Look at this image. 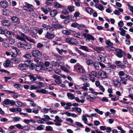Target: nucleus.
Instances as JSON below:
<instances>
[{"instance_id": "nucleus-1", "label": "nucleus", "mask_w": 133, "mask_h": 133, "mask_svg": "<svg viewBox=\"0 0 133 133\" xmlns=\"http://www.w3.org/2000/svg\"><path fill=\"white\" fill-rule=\"evenodd\" d=\"M65 41L68 43L72 45H77L78 44V42L76 39L71 38H66Z\"/></svg>"}, {"instance_id": "nucleus-2", "label": "nucleus", "mask_w": 133, "mask_h": 133, "mask_svg": "<svg viewBox=\"0 0 133 133\" xmlns=\"http://www.w3.org/2000/svg\"><path fill=\"white\" fill-rule=\"evenodd\" d=\"M23 9L24 10L31 12L33 10L34 8L32 5L27 3L26 6H24Z\"/></svg>"}, {"instance_id": "nucleus-3", "label": "nucleus", "mask_w": 133, "mask_h": 133, "mask_svg": "<svg viewBox=\"0 0 133 133\" xmlns=\"http://www.w3.org/2000/svg\"><path fill=\"white\" fill-rule=\"evenodd\" d=\"M116 52V55L119 58H121L123 56H125L126 55L124 52L119 49H115Z\"/></svg>"}, {"instance_id": "nucleus-4", "label": "nucleus", "mask_w": 133, "mask_h": 133, "mask_svg": "<svg viewBox=\"0 0 133 133\" xmlns=\"http://www.w3.org/2000/svg\"><path fill=\"white\" fill-rule=\"evenodd\" d=\"M10 104L12 105H15V102L13 100H10L8 99H5L3 102V105L4 107H6V105Z\"/></svg>"}, {"instance_id": "nucleus-5", "label": "nucleus", "mask_w": 133, "mask_h": 133, "mask_svg": "<svg viewBox=\"0 0 133 133\" xmlns=\"http://www.w3.org/2000/svg\"><path fill=\"white\" fill-rule=\"evenodd\" d=\"M31 54L33 56L37 58L40 57L42 55L41 52L38 50L32 51L31 52Z\"/></svg>"}, {"instance_id": "nucleus-6", "label": "nucleus", "mask_w": 133, "mask_h": 133, "mask_svg": "<svg viewBox=\"0 0 133 133\" xmlns=\"http://www.w3.org/2000/svg\"><path fill=\"white\" fill-rule=\"evenodd\" d=\"M83 35L84 37L87 38L85 40L86 42H89L90 40L92 41L94 40V37L90 34L84 33L83 34Z\"/></svg>"}, {"instance_id": "nucleus-7", "label": "nucleus", "mask_w": 133, "mask_h": 133, "mask_svg": "<svg viewBox=\"0 0 133 133\" xmlns=\"http://www.w3.org/2000/svg\"><path fill=\"white\" fill-rule=\"evenodd\" d=\"M10 1V0H5L0 2V6L4 8H7L9 6L8 2Z\"/></svg>"}, {"instance_id": "nucleus-8", "label": "nucleus", "mask_w": 133, "mask_h": 133, "mask_svg": "<svg viewBox=\"0 0 133 133\" xmlns=\"http://www.w3.org/2000/svg\"><path fill=\"white\" fill-rule=\"evenodd\" d=\"M52 77L55 79V82L58 84H59L61 83L62 80L60 79V77L59 76L56 75H54L52 76Z\"/></svg>"}, {"instance_id": "nucleus-9", "label": "nucleus", "mask_w": 133, "mask_h": 133, "mask_svg": "<svg viewBox=\"0 0 133 133\" xmlns=\"http://www.w3.org/2000/svg\"><path fill=\"white\" fill-rule=\"evenodd\" d=\"M113 83L115 87L117 88H118L120 87L121 83L120 82H119V80L117 78L113 79Z\"/></svg>"}, {"instance_id": "nucleus-10", "label": "nucleus", "mask_w": 133, "mask_h": 133, "mask_svg": "<svg viewBox=\"0 0 133 133\" xmlns=\"http://www.w3.org/2000/svg\"><path fill=\"white\" fill-rule=\"evenodd\" d=\"M28 66L25 64H19L18 66L19 69L22 70H24L27 69Z\"/></svg>"}, {"instance_id": "nucleus-11", "label": "nucleus", "mask_w": 133, "mask_h": 133, "mask_svg": "<svg viewBox=\"0 0 133 133\" xmlns=\"http://www.w3.org/2000/svg\"><path fill=\"white\" fill-rule=\"evenodd\" d=\"M98 75L99 76L102 78H106L107 77L106 73L103 71H100L98 72Z\"/></svg>"}, {"instance_id": "nucleus-12", "label": "nucleus", "mask_w": 133, "mask_h": 133, "mask_svg": "<svg viewBox=\"0 0 133 133\" xmlns=\"http://www.w3.org/2000/svg\"><path fill=\"white\" fill-rule=\"evenodd\" d=\"M21 28L22 29V30L25 33H28L30 31V29L28 26L25 25L21 26Z\"/></svg>"}, {"instance_id": "nucleus-13", "label": "nucleus", "mask_w": 133, "mask_h": 133, "mask_svg": "<svg viewBox=\"0 0 133 133\" xmlns=\"http://www.w3.org/2000/svg\"><path fill=\"white\" fill-rule=\"evenodd\" d=\"M36 66V67L35 68V70L37 71H39L40 70H45L47 69L46 68L43 67V65H37Z\"/></svg>"}, {"instance_id": "nucleus-14", "label": "nucleus", "mask_w": 133, "mask_h": 133, "mask_svg": "<svg viewBox=\"0 0 133 133\" xmlns=\"http://www.w3.org/2000/svg\"><path fill=\"white\" fill-rule=\"evenodd\" d=\"M11 19L13 22L16 23V24H19L20 23L19 19L17 17L13 16L11 18Z\"/></svg>"}, {"instance_id": "nucleus-15", "label": "nucleus", "mask_w": 133, "mask_h": 133, "mask_svg": "<svg viewBox=\"0 0 133 133\" xmlns=\"http://www.w3.org/2000/svg\"><path fill=\"white\" fill-rule=\"evenodd\" d=\"M97 58L98 60L101 62H104L106 61L105 57L101 55H98Z\"/></svg>"}, {"instance_id": "nucleus-16", "label": "nucleus", "mask_w": 133, "mask_h": 133, "mask_svg": "<svg viewBox=\"0 0 133 133\" xmlns=\"http://www.w3.org/2000/svg\"><path fill=\"white\" fill-rule=\"evenodd\" d=\"M55 37V35L52 34H50L49 32H47L45 35L46 38L48 39H51Z\"/></svg>"}, {"instance_id": "nucleus-17", "label": "nucleus", "mask_w": 133, "mask_h": 133, "mask_svg": "<svg viewBox=\"0 0 133 133\" xmlns=\"http://www.w3.org/2000/svg\"><path fill=\"white\" fill-rule=\"evenodd\" d=\"M27 76H29L30 80L32 81H34L36 79V77L34 76V75L32 73H30L27 74Z\"/></svg>"}, {"instance_id": "nucleus-18", "label": "nucleus", "mask_w": 133, "mask_h": 133, "mask_svg": "<svg viewBox=\"0 0 133 133\" xmlns=\"http://www.w3.org/2000/svg\"><path fill=\"white\" fill-rule=\"evenodd\" d=\"M58 13L57 10L55 9L50 11V15L51 17H54Z\"/></svg>"}, {"instance_id": "nucleus-19", "label": "nucleus", "mask_w": 133, "mask_h": 133, "mask_svg": "<svg viewBox=\"0 0 133 133\" xmlns=\"http://www.w3.org/2000/svg\"><path fill=\"white\" fill-rule=\"evenodd\" d=\"M2 24L4 25L9 26L11 24L10 22L7 20H4L2 21Z\"/></svg>"}, {"instance_id": "nucleus-20", "label": "nucleus", "mask_w": 133, "mask_h": 133, "mask_svg": "<svg viewBox=\"0 0 133 133\" xmlns=\"http://www.w3.org/2000/svg\"><path fill=\"white\" fill-rule=\"evenodd\" d=\"M120 78L121 79L120 80L121 83H122L124 84H127L126 81L127 79L125 78V77L121 76Z\"/></svg>"}, {"instance_id": "nucleus-21", "label": "nucleus", "mask_w": 133, "mask_h": 133, "mask_svg": "<svg viewBox=\"0 0 133 133\" xmlns=\"http://www.w3.org/2000/svg\"><path fill=\"white\" fill-rule=\"evenodd\" d=\"M79 49L86 52H89L90 50L87 46H81Z\"/></svg>"}, {"instance_id": "nucleus-22", "label": "nucleus", "mask_w": 133, "mask_h": 133, "mask_svg": "<svg viewBox=\"0 0 133 133\" xmlns=\"http://www.w3.org/2000/svg\"><path fill=\"white\" fill-rule=\"evenodd\" d=\"M54 121L55 122V124L57 126H60L61 125V123L63 121L61 119L57 121L56 120H54Z\"/></svg>"}, {"instance_id": "nucleus-23", "label": "nucleus", "mask_w": 133, "mask_h": 133, "mask_svg": "<svg viewBox=\"0 0 133 133\" xmlns=\"http://www.w3.org/2000/svg\"><path fill=\"white\" fill-rule=\"evenodd\" d=\"M32 47L31 44L29 43H27L24 44V48L26 49H31Z\"/></svg>"}, {"instance_id": "nucleus-24", "label": "nucleus", "mask_w": 133, "mask_h": 133, "mask_svg": "<svg viewBox=\"0 0 133 133\" xmlns=\"http://www.w3.org/2000/svg\"><path fill=\"white\" fill-rule=\"evenodd\" d=\"M79 54L85 58V59L87 60L88 58V57L87 56V55L83 53L80 50H78V51Z\"/></svg>"}, {"instance_id": "nucleus-25", "label": "nucleus", "mask_w": 133, "mask_h": 133, "mask_svg": "<svg viewBox=\"0 0 133 133\" xmlns=\"http://www.w3.org/2000/svg\"><path fill=\"white\" fill-rule=\"evenodd\" d=\"M67 95L68 98L70 99H73L75 98V96L71 93H67Z\"/></svg>"}, {"instance_id": "nucleus-26", "label": "nucleus", "mask_w": 133, "mask_h": 133, "mask_svg": "<svg viewBox=\"0 0 133 133\" xmlns=\"http://www.w3.org/2000/svg\"><path fill=\"white\" fill-rule=\"evenodd\" d=\"M95 7L96 8L100 10H102L104 9V7L102 5V4H100L98 5L96 4L95 5Z\"/></svg>"}, {"instance_id": "nucleus-27", "label": "nucleus", "mask_w": 133, "mask_h": 133, "mask_svg": "<svg viewBox=\"0 0 133 133\" xmlns=\"http://www.w3.org/2000/svg\"><path fill=\"white\" fill-rule=\"evenodd\" d=\"M71 30H70L69 31L66 30H62V32L64 35H69L71 34V33L70 31Z\"/></svg>"}, {"instance_id": "nucleus-28", "label": "nucleus", "mask_w": 133, "mask_h": 133, "mask_svg": "<svg viewBox=\"0 0 133 133\" xmlns=\"http://www.w3.org/2000/svg\"><path fill=\"white\" fill-rule=\"evenodd\" d=\"M45 126L41 124L38 126L37 127L36 130H41L44 129Z\"/></svg>"}, {"instance_id": "nucleus-29", "label": "nucleus", "mask_w": 133, "mask_h": 133, "mask_svg": "<svg viewBox=\"0 0 133 133\" xmlns=\"http://www.w3.org/2000/svg\"><path fill=\"white\" fill-rule=\"evenodd\" d=\"M4 34L5 36L8 38H10L11 37V33L7 30H5V32Z\"/></svg>"}, {"instance_id": "nucleus-30", "label": "nucleus", "mask_w": 133, "mask_h": 133, "mask_svg": "<svg viewBox=\"0 0 133 133\" xmlns=\"http://www.w3.org/2000/svg\"><path fill=\"white\" fill-rule=\"evenodd\" d=\"M54 5L56 8H62L63 6L58 3L56 2L54 4Z\"/></svg>"}, {"instance_id": "nucleus-31", "label": "nucleus", "mask_w": 133, "mask_h": 133, "mask_svg": "<svg viewBox=\"0 0 133 133\" xmlns=\"http://www.w3.org/2000/svg\"><path fill=\"white\" fill-rule=\"evenodd\" d=\"M74 36L78 38H81L82 37V34L79 32H77L75 33L74 34Z\"/></svg>"}, {"instance_id": "nucleus-32", "label": "nucleus", "mask_w": 133, "mask_h": 133, "mask_svg": "<svg viewBox=\"0 0 133 133\" xmlns=\"http://www.w3.org/2000/svg\"><path fill=\"white\" fill-rule=\"evenodd\" d=\"M10 61L9 60H7L3 64V65L5 67H8L10 66Z\"/></svg>"}, {"instance_id": "nucleus-33", "label": "nucleus", "mask_w": 133, "mask_h": 133, "mask_svg": "<svg viewBox=\"0 0 133 133\" xmlns=\"http://www.w3.org/2000/svg\"><path fill=\"white\" fill-rule=\"evenodd\" d=\"M86 11L90 14H91L92 13V9L88 7L86 8Z\"/></svg>"}, {"instance_id": "nucleus-34", "label": "nucleus", "mask_w": 133, "mask_h": 133, "mask_svg": "<svg viewBox=\"0 0 133 133\" xmlns=\"http://www.w3.org/2000/svg\"><path fill=\"white\" fill-rule=\"evenodd\" d=\"M45 130L47 131H52L53 130V128L51 126H48L45 127Z\"/></svg>"}, {"instance_id": "nucleus-35", "label": "nucleus", "mask_w": 133, "mask_h": 133, "mask_svg": "<svg viewBox=\"0 0 133 133\" xmlns=\"http://www.w3.org/2000/svg\"><path fill=\"white\" fill-rule=\"evenodd\" d=\"M16 103H17V105H16L15 104V105L18 107H22L23 105V103L22 102L20 101H17Z\"/></svg>"}, {"instance_id": "nucleus-36", "label": "nucleus", "mask_w": 133, "mask_h": 133, "mask_svg": "<svg viewBox=\"0 0 133 133\" xmlns=\"http://www.w3.org/2000/svg\"><path fill=\"white\" fill-rule=\"evenodd\" d=\"M75 100L78 102L83 103L85 101V100L81 99L80 100L78 97H75Z\"/></svg>"}, {"instance_id": "nucleus-37", "label": "nucleus", "mask_w": 133, "mask_h": 133, "mask_svg": "<svg viewBox=\"0 0 133 133\" xmlns=\"http://www.w3.org/2000/svg\"><path fill=\"white\" fill-rule=\"evenodd\" d=\"M86 63L88 65H94V62L90 59H88L86 61Z\"/></svg>"}, {"instance_id": "nucleus-38", "label": "nucleus", "mask_w": 133, "mask_h": 133, "mask_svg": "<svg viewBox=\"0 0 133 133\" xmlns=\"http://www.w3.org/2000/svg\"><path fill=\"white\" fill-rule=\"evenodd\" d=\"M24 44L21 42H19L17 44V46L19 48H24Z\"/></svg>"}, {"instance_id": "nucleus-39", "label": "nucleus", "mask_w": 133, "mask_h": 133, "mask_svg": "<svg viewBox=\"0 0 133 133\" xmlns=\"http://www.w3.org/2000/svg\"><path fill=\"white\" fill-rule=\"evenodd\" d=\"M82 120L84 121V123L85 124V122H87L88 121L87 119L84 115H83L82 116Z\"/></svg>"}, {"instance_id": "nucleus-40", "label": "nucleus", "mask_w": 133, "mask_h": 133, "mask_svg": "<svg viewBox=\"0 0 133 133\" xmlns=\"http://www.w3.org/2000/svg\"><path fill=\"white\" fill-rule=\"evenodd\" d=\"M24 57L27 59H30L31 57V56L30 54L27 53L24 55Z\"/></svg>"}, {"instance_id": "nucleus-41", "label": "nucleus", "mask_w": 133, "mask_h": 133, "mask_svg": "<svg viewBox=\"0 0 133 133\" xmlns=\"http://www.w3.org/2000/svg\"><path fill=\"white\" fill-rule=\"evenodd\" d=\"M21 35V37H23L22 38H23V40H24V39H26L27 40H28V39L29 37H28L27 36H26L23 33Z\"/></svg>"}, {"instance_id": "nucleus-42", "label": "nucleus", "mask_w": 133, "mask_h": 133, "mask_svg": "<svg viewBox=\"0 0 133 133\" xmlns=\"http://www.w3.org/2000/svg\"><path fill=\"white\" fill-rule=\"evenodd\" d=\"M38 15H39L38 13H36L34 12H32L31 14L32 16L36 18L37 17Z\"/></svg>"}, {"instance_id": "nucleus-43", "label": "nucleus", "mask_w": 133, "mask_h": 133, "mask_svg": "<svg viewBox=\"0 0 133 133\" xmlns=\"http://www.w3.org/2000/svg\"><path fill=\"white\" fill-rule=\"evenodd\" d=\"M30 127L28 125H25L23 127L22 129L25 131H28L29 130Z\"/></svg>"}, {"instance_id": "nucleus-44", "label": "nucleus", "mask_w": 133, "mask_h": 133, "mask_svg": "<svg viewBox=\"0 0 133 133\" xmlns=\"http://www.w3.org/2000/svg\"><path fill=\"white\" fill-rule=\"evenodd\" d=\"M89 76L90 77V80L92 82H94L95 81V78L92 77L91 74H89Z\"/></svg>"}, {"instance_id": "nucleus-45", "label": "nucleus", "mask_w": 133, "mask_h": 133, "mask_svg": "<svg viewBox=\"0 0 133 133\" xmlns=\"http://www.w3.org/2000/svg\"><path fill=\"white\" fill-rule=\"evenodd\" d=\"M95 110L97 113L99 114L100 115H102L103 114V112L102 111H100L97 108H95Z\"/></svg>"}, {"instance_id": "nucleus-46", "label": "nucleus", "mask_w": 133, "mask_h": 133, "mask_svg": "<svg viewBox=\"0 0 133 133\" xmlns=\"http://www.w3.org/2000/svg\"><path fill=\"white\" fill-rule=\"evenodd\" d=\"M81 67L79 66V64H76L74 66L75 69L77 71H78Z\"/></svg>"}, {"instance_id": "nucleus-47", "label": "nucleus", "mask_w": 133, "mask_h": 133, "mask_svg": "<svg viewBox=\"0 0 133 133\" xmlns=\"http://www.w3.org/2000/svg\"><path fill=\"white\" fill-rule=\"evenodd\" d=\"M106 43L107 45H109V46H112L113 45V44L110 41L108 40L106 41Z\"/></svg>"}, {"instance_id": "nucleus-48", "label": "nucleus", "mask_w": 133, "mask_h": 133, "mask_svg": "<svg viewBox=\"0 0 133 133\" xmlns=\"http://www.w3.org/2000/svg\"><path fill=\"white\" fill-rule=\"evenodd\" d=\"M13 61L16 63H18L20 62V59L18 58H14L12 59Z\"/></svg>"}, {"instance_id": "nucleus-49", "label": "nucleus", "mask_w": 133, "mask_h": 133, "mask_svg": "<svg viewBox=\"0 0 133 133\" xmlns=\"http://www.w3.org/2000/svg\"><path fill=\"white\" fill-rule=\"evenodd\" d=\"M20 119L21 118L20 117H15L13 118V121L14 122H17L19 121Z\"/></svg>"}, {"instance_id": "nucleus-50", "label": "nucleus", "mask_w": 133, "mask_h": 133, "mask_svg": "<svg viewBox=\"0 0 133 133\" xmlns=\"http://www.w3.org/2000/svg\"><path fill=\"white\" fill-rule=\"evenodd\" d=\"M19 32L18 31H14V32H12L11 33V34L13 36H16L18 34V33Z\"/></svg>"}, {"instance_id": "nucleus-51", "label": "nucleus", "mask_w": 133, "mask_h": 133, "mask_svg": "<svg viewBox=\"0 0 133 133\" xmlns=\"http://www.w3.org/2000/svg\"><path fill=\"white\" fill-rule=\"evenodd\" d=\"M15 42V40L14 39L10 38L9 39V43L10 44H13Z\"/></svg>"}, {"instance_id": "nucleus-52", "label": "nucleus", "mask_w": 133, "mask_h": 133, "mask_svg": "<svg viewBox=\"0 0 133 133\" xmlns=\"http://www.w3.org/2000/svg\"><path fill=\"white\" fill-rule=\"evenodd\" d=\"M41 10L43 11L45 14H47L48 13V10L47 9H45L44 8L41 7Z\"/></svg>"}, {"instance_id": "nucleus-53", "label": "nucleus", "mask_w": 133, "mask_h": 133, "mask_svg": "<svg viewBox=\"0 0 133 133\" xmlns=\"http://www.w3.org/2000/svg\"><path fill=\"white\" fill-rule=\"evenodd\" d=\"M30 35L33 38H35L37 39L38 37L37 36H36L35 34L33 32H31L30 34Z\"/></svg>"}, {"instance_id": "nucleus-54", "label": "nucleus", "mask_w": 133, "mask_h": 133, "mask_svg": "<svg viewBox=\"0 0 133 133\" xmlns=\"http://www.w3.org/2000/svg\"><path fill=\"white\" fill-rule=\"evenodd\" d=\"M118 25L120 27H122L124 25V23L122 21H120L118 23Z\"/></svg>"}, {"instance_id": "nucleus-55", "label": "nucleus", "mask_w": 133, "mask_h": 133, "mask_svg": "<svg viewBox=\"0 0 133 133\" xmlns=\"http://www.w3.org/2000/svg\"><path fill=\"white\" fill-rule=\"evenodd\" d=\"M96 50L98 52H99V51H103L104 50V48L101 47H96Z\"/></svg>"}, {"instance_id": "nucleus-56", "label": "nucleus", "mask_w": 133, "mask_h": 133, "mask_svg": "<svg viewBox=\"0 0 133 133\" xmlns=\"http://www.w3.org/2000/svg\"><path fill=\"white\" fill-rule=\"evenodd\" d=\"M125 74L123 71H121L118 73V75L121 76L125 77Z\"/></svg>"}, {"instance_id": "nucleus-57", "label": "nucleus", "mask_w": 133, "mask_h": 133, "mask_svg": "<svg viewBox=\"0 0 133 133\" xmlns=\"http://www.w3.org/2000/svg\"><path fill=\"white\" fill-rule=\"evenodd\" d=\"M42 26L43 28V29L44 30H48V25L44 24H43L42 25Z\"/></svg>"}, {"instance_id": "nucleus-58", "label": "nucleus", "mask_w": 133, "mask_h": 133, "mask_svg": "<svg viewBox=\"0 0 133 133\" xmlns=\"http://www.w3.org/2000/svg\"><path fill=\"white\" fill-rule=\"evenodd\" d=\"M68 9L69 11L71 12H72L74 10V7L71 6H69L68 7Z\"/></svg>"}, {"instance_id": "nucleus-59", "label": "nucleus", "mask_w": 133, "mask_h": 133, "mask_svg": "<svg viewBox=\"0 0 133 133\" xmlns=\"http://www.w3.org/2000/svg\"><path fill=\"white\" fill-rule=\"evenodd\" d=\"M15 126L17 128L21 129H22L23 127L21 124H17L15 125Z\"/></svg>"}, {"instance_id": "nucleus-60", "label": "nucleus", "mask_w": 133, "mask_h": 133, "mask_svg": "<svg viewBox=\"0 0 133 133\" xmlns=\"http://www.w3.org/2000/svg\"><path fill=\"white\" fill-rule=\"evenodd\" d=\"M54 30V28L52 26L48 25V30H49L50 31H52Z\"/></svg>"}, {"instance_id": "nucleus-61", "label": "nucleus", "mask_w": 133, "mask_h": 133, "mask_svg": "<svg viewBox=\"0 0 133 133\" xmlns=\"http://www.w3.org/2000/svg\"><path fill=\"white\" fill-rule=\"evenodd\" d=\"M90 74H91L92 75L96 77L97 78L98 77H97V73L95 71H92Z\"/></svg>"}, {"instance_id": "nucleus-62", "label": "nucleus", "mask_w": 133, "mask_h": 133, "mask_svg": "<svg viewBox=\"0 0 133 133\" xmlns=\"http://www.w3.org/2000/svg\"><path fill=\"white\" fill-rule=\"evenodd\" d=\"M2 45L5 48H7L9 47L8 44L5 42H3L2 43Z\"/></svg>"}, {"instance_id": "nucleus-63", "label": "nucleus", "mask_w": 133, "mask_h": 133, "mask_svg": "<svg viewBox=\"0 0 133 133\" xmlns=\"http://www.w3.org/2000/svg\"><path fill=\"white\" fill-rule=\"evenodd\" d=\"M62 12L64 14L66 15L68 14L69 12L66 9H64L62 11Z\"/></svg>"}, {"instance_id": "nucleus-64", "label": "nucleus", "mask_w": 133, "mask_h": 133, "mask_svg": "<svg viewBox=\"0 0 133 133\" xmlns=\"http://www.w3.org/2000/svg\"><path fill=\"white\" fill-rule=\"evenodd\" d=\"M80 79L83 80L84 82H87L88 81V79L87 78H85L84 76H82L80 77Z\"/></svg>"}]
</instances>
